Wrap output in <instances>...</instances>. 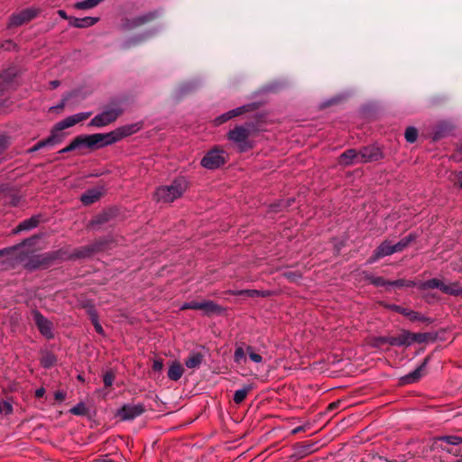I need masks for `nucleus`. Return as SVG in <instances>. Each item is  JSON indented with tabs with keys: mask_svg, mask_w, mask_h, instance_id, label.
Masks as SVG:
<instances>
[{
	"mask_svg": "<svg viewBox=\"0 0 462 462\" xmlns=\"http://www.w3.org/2000/svg\"><path fill=\"white\" fill-rule=\"evenodd\" d=\"M137 131L134 125H125L106 134H93L88 135H80L83 147L89 149H98L111 145L124 137L129 136Z\"/></svg>",
	"mask_w": 462,
	"mask_h": 462,
	"instance_id": "1",
	"label": "nucleus"
},
{
	"mask_svg": "<svg viewBox=\"0 0 462 462\" xmlns=\"http://www.w3.org/2000/svg\"><path fill=\"white\" fill-rule=\"evenodd\" d=\"M188 189L185 178H177L170 185L161 186L154 192V199L159 203H171L180 198Z\"/></svg>",
	"mask_w": 462,
	"mask_h": 462,
	"instance_id": "2",
	"label": "nucleus"
},
{
	"mask_svg": "<svg viewBox=\"0 0 462 462\" xmlns=\"http://www.w3.org/2000/svg\"><path fill=\"white\" fill-rule=\"evenodd\" d=\"M91 112H81L58 122L51 129L50 136L45 139L48 146H53L61 143L64 138V134L61 133L62 130L72 127L78 123L87 120L91 116Z\"/></svg>",
	"mask_w": 462,
	"mask_h": 462,
	"instance_id": "3",
	"label": "nucleus"
},
{
	"mask_svg": "<svg viewBox=\"0 0 462 462\" xmlns=\"http://www.w3.org/2000/svg\"><path fill=\"white\" fill-rule=\"evenodd\" d=\"M250 130L243 125H237L227 134L229 141L236 144L239 152H245L254 147V143L249 140Z\"/></svg>",
	"mask_w": 462,
	"mask_h": 462,
	"instance_id": "4",
	"label": "nucleus"
},
{
	"mask_svg": "<svg viewBox=\"0 0 462 462\" xmlns=\"http://www.w3.org/2000/svg\"><path fill=\"white\" fill-rule=\"evenodd\" d=\"M226 162V152L218 147L208 151L201 160V166L208 170H216Z\"/></svg>",
	"mask_w": 462,
	"mask_h": 462,
	"instance_id": "5",
	"label": "nucleus"
},
{
	"mask_svg": "<svg viewBox=\"0 0 462 462\" xmlns=\"http://www.w3.org/2000/svg\"><path fill=\"white\" fill-rule=\"evenodd\" d=\"M123 113L120 107H110L102 113L95 116L89 122L88 126L104 127L115 122L116 118Z\"/></svg>",
	"mask_w": 462,
	"mask_h": 462,
	"instance_id": "6",
	"label": "nucleus"
},
{
	"mask_svg": "<svg viewBox=\"0 0 462 462\" xmlns=\"http://www.w3.org/2000/svg\"><path fill=\"white\" fill-rule=\"evenodd\" d=\"M145 411V408L142 403H127L124 404L116 413L121 420H132Z\"/></svg>",
	"mask_w": 462,
	"mask_h": 462,
	"instance_id": "7",
	"label": "nucleus"
},
{
	"mask_svg": "<svg viewBox=\"0 0 462 462\" xmlns=\"http://www.w3.org/2000/svg\"><path fill=\"white\" fill-rule=\"evenodd\" d=\"M32 314L41 334L47 338H52V323L37 310H33Z\"/></svg>",
	"mask_w": 462,
	"mask_h": 462,
	"instance_id": "8",
	"label": "nucleus"
},
{
	"mask_svg": "<svg viewBox=\"0 0 462 462\" xmlns=\"http://www.w3.org/2000/svg\"><path fill=\"white\" fill-rule=\"evenodd\" d=\"M51 260L52 258L47 254H33L27 259L24 267L29 271L46 268L49 266Z\"/></svg>",
	"mask_w": 462,
	"mask_h": 462,
	"instance_id": "9",
	"label": "nucleus"
},
{
	"mask_svg": "<svg viewBox=\"0 0 462 462\" xmlns=\"http://www.w3.org/2000/svg\"><path fill=\"white\" fill-rule=\"evenodd\" d=\"M38 11L34 8H26L17 14H14L9 22L10 26H20L36 17Z\"/></svg>",
	"mask_w": 462,
	"mask_h": 462,
	"instance_id": "10",
	"label": "nucleus"
},
{
	"mask_svg": "<svg viewBox=\"0 0 462 462\" xmlns=\"http://www.w3.org/2000/svg\"><path fill=\"white\" fill-rule=\"evenodd\" d=\"M382 158V152L379 148L374 145L363 147L359 151L360 163L375 162Z\"/></svg>",
	"mask_w": 462,
	"mask_h": 462,
	"instance_id": "11",
	"label": "nucleus"
},
{
	"mask_svg": "<svg viewBox=\"0 0 462 462\" xmlns=\"http://www.w3.org/2000/svg\"><path fill=\"white\" fill-rule=\"evenodd\" d=\"M393 254H394L393 245L389 241H384L375 249L374 254L368 260V263H374L378 259Z\"/></svg>",
	"mask_w": 462,
	"mask_h": 462,
	"instance_id": "12",
	"label": "nucleus"
},
{
	"mask_svg": "<svg viewBox=\"0 0 462 462\" xmlns=\"http://www.w3.org/2000/svg\"><path fill=\"white\" fill-rule=\"evenodd\" d=\"M359 160V151L348 149L340 155L339 162L340 164L347 166L360 163Z\"/></svg>",
	"mask_w": 462,
	"mask_h": 462,
	"instance_id": "13",
	"label": "nucleus"
},
{
	"mask_svg": "<svg viewBox=\"0 0 462 462\" xmlns=\"http://www.w3.org/2000/svg\"><path fill=\"white\" fill-rule=\"evenodd\" d=\"M427 363H428V358H426L423 361V363L420 366H418L414 371H412L411 373L403 376L402 379V382L404 383H413L419 381L423 375V372L425 370Z\"/></svg>",
	"mask_w": 462,
	"mask_h": 462,
	"instance_id": "14",
	"label": "nucleus"
},
{
	"mask_svg": "<svg viewBox=\"0 0 462 462\" xmlns=\"http://www.w3.org/2000/svg\"><path fill=\"white\" fill-rule=\"evenodd\" d=\"M40 223V217L38 216H32V217L22 221L14 229V234H18L22 231H28L35 228Z\"/></svg>",
	"mask_w": 462,
	"mask_h": 462,
	"instance_id": "15",
	"label": "nucleus"
},
{
	"mask_svg": "<svg viewBox=\"0 0 462 462\" xmlns=\"http://www.w3.org/2000/svg\"><path fill=\"white\" fill-rule=\"evenodd\" d=\"M98 21V18L86 16L84 18L70 17L69 25L76 28H87L94 25Z\"/></svg>",
	"mask_w": 462,
	"mask_h": 462,
	"instance_id": "16",
	"label": "nucleus"
},
{
	"mask_svg": "<svg viewBox=\"0 0 462 462\" xmlns=\"http://www.w3.org/2000/svg\"><path fill=\"white\" fill-rule=\"evenodd\" d=\"M102 196L101 189H91L81 195L80 200L84 205H90L97 201Z\"/></svg>",
	"mask_w": 462,
	"mask_h": 462,
	"instance_id": "17",
	"label": "nucleus"
},
{
	"mask_svg": "<svg viewBox=\"0 0 462 462\" xmlns=\"http://www.w3.org/2000/svg\"><path fill=\"white\" fill-rule=\"evenodd\" d=\"M101 249L99 244L89 245L74 251L72 256L75 258H85L92 255L95 252Z\"/></svg>",
	"mask_w": 462,
	"mask_h": 462,
	"instance_id": "18",
	"label": "nucleus"
},
{
	"mask_svg": "<svg viewBox=\"0 0 462 462\" xmlns=\"http://www.w3.org/2000/svg\"><path fill=\"white\" fill-rule=\"evenodd\" d=\"M204 356L199 352L191 353L185 360V365L189 369L199 368L202 364Z\"/></svg>",
	"mask_w": 462,
	"mask_h": 462,
	"instance_id": "19",
	"label": "nucleus"
},
{
	"mask_svg": "<svg viewBox=\"0 0 462 462\" xmlns=\"http://www.w3.org/2000/svg\"><path fill=\"white\" fill-rule=\"evenodd\" d=\"M184 369L182 365L179 362L175 361L172 362L171 366L169 367L167 375L169 379L172 381H178L179 379L181 378Z\"/></svg>",
	"mask_w": 462,
	"mask_h": 462,
	"instance_id": "20",
	"label": "nucleus"
},
{
	"mask_svg": "<svg viewBox=\"0 0 462 462\" xmlns=\"http://www.w3.org/2000/svg\"><path fill=\"white\" fill-rule=\"evenodd\" d=\"M444 282L441 280L433 278L425 282H420L417 283V287L420 290H428V289H439L443 292Z\"/></svg>",
	"mask_w": 462,
	"mask_h": 462,
	"instance_id": "21",
	"label": "nucleus"
},
{
	"mask_svg": "<svg viewBox=\"0 0 462 462\" xmlns=\"http://www.w3.org/2000/svg\"><path fill=\"white\" fill-rule=\"evenodd\" d=\"M233 295H245L247 297L254 298V297H268L271 295V291H259V290H241L236 291L232 292Z\"/></svg>",
	"mask_w": 462,
	"mask_h": 462,
	"instance_id": "22",
	"label": "nucleus"
},
{
	"mask_svg": "<svg viewBox=\"0 0 462 462\" xmlns=\"http://www.w3.org/2000/svg\"><path fill=\"white\" fill-rule=\"evenodd\" d=\"M443 293L451 296H462V286L458 282H450L448 284H444L443 286Z\"/></svg>",
	"mask_w": 462,
	"mask_h": 462,
	"instance_id": "23",
	"label": "nucleus"
},
{
	"mask_svg": "<svg viewBox=\"0 0 462 462\" xmlns=\"http://www.w3.org/2000/svg\"><path fill=\"white\" fill-rule=\"evenodd\" d=\"M221 310V307L212 300L200 301V310H203L205 314L219 313Z\"/></svg>",
	"mask_w": 462,
	"mask_h": 462,
	"instance_id": "24",
	"label": "nucleus"
},
{
	"mask_svg": "<svg viewBox=\"0 0 462 462\" xmlns=\"http://www.w3.org/2000/svg\"><path fill=\"white\" fill-rule=\"evenodd\" d=\"M253 390L251 384L244 386L242 389L236 390L234 393L233 400L236 404H240L245 401L247 394Z\"/></svg>",
	"mask_w": 462,
	"mask_h": 462,
	"instance_id": "25",
	"label": "nucleus"
},
{
	"mask_svg": "<svg viewBox=\"0 0 462 462\" xmlns=\"http://www.w3.org/2000/svg\"><path fill=\"white\" fill-rule=\"evenodd\" d=\"M157 16H158V13L157 12H150L148 14H145L143 15H141V16H138V17L134 18L133 20V22H132V25L133 26H139V25L144 24V23L153 20Z\"/></svg>",
	"mask_w": 462,
	"mask_h": 462,
	"instance_id": "26",
	"label": "nucleus"
},
{
	"mask_svg": "<svg viewBox=\"0 0 462 462\" xmlns=\"http://www.w3.org/2000/svg\"><path fill=\"white\" fill-rule=\"evenodd\" d=\"M20 247V245H14L6 248L0 249V257H5L6 262L11 263L13 262L14 258V254L17 251V249Z\"/></svg>",
	"mask_w": 462,
	"mask_h": 462,
	"instance_id": "27",
	"label": "nucleus"
},
{
	"mask_svg": "<svg viewBox=\"0 0 462 462\" xmlns=\"http://www.w3.org/2000/svg\"><path fill=\"white\" fill-rule=\"evenodd\" d=\"M102 2H103V0H83L80 2H77L74 5V6H75V8L79 9V10H87V9H91V8L97 6Z\"/></svg>",
	"mask_w": 462,
	"mask_h": 462,
	"instance_id": "28",
	"label": "nucleus"
},
{
	"mask_svg": "<svg viewBox=\"0 0 462 462\" xmlns=\"http://www.w3.org/2000/svg\"><path fill=\"white\" fill-rule=\"evenodd\" d=\"M414 239L412 235H409L408 236L402 238L398 243L393 245V248L394 253L402 251Z\"/></svg>",
	"mask_w": 462,
	"mask_h": 462,
	"instance_id": "29",
	"label": "nucleus"
},
{
	"mask_svg": "<svg viewBox=\"0 0 462 462\" xmlns=\"http://www.w3.org/2000/svg\"><path fill=\"white\" fill-rule=\"evenodd\" d=\"M366 279L371 284H373L376 287H383V286H387L390 284V281H386L385 279H383L381 276H375V275L370 274V275L366 276Z\"/></svg>",
	"mask_w": 462,
	"mask_h": 462,
	"instance_id": "30",
	"label": "nucleus"
},
{
	"mask_svg": "<svg viewBox=\"0 0 462 462\" xmlns=\"http://www.w3.org/2000/svg\"><path fill=\"white\" fill-rule=\"evenodd\" d=\"M82 143L81 142V137L80 135L77 136L76 138H74L72 140V142L68 145L66 146L65 148L61 149L59 153H65V152H71V151H74L76 150L77 148H80V147H83L82 146Z\"/></svg>",
	"mask_w": 462,
	"mask_h": 462,
	"instance_id": "31",
	"label": "nucleus"
},
{
	"mask_svg": "<svg viewBox=\"0 0 462 462\" xmlns=\"http://www.w3.org/2000/svg\"><path fill=\"white\" fill-rule=\"evenodd\" d=\"M390 286H394V287H414V286H417V282H413V281H410V280H405V279H398V280H395V281H390Z\"/></svg>",
	"mask_w": 462,
	"mask_h": 462,
	"instance_id": "32",
	"label": "nucleus"
},
{
	"mask_svg": "<svg viewBox=\"0 0 462 462\" xmlns=\"http://www.w3.org/2000/svg\"><path fill=\"white\" fill-rule=\"evenodd\" d=\"M410 338H411L410 332L402 331L399 336L396 337V340H397V342H399L398 346H411Z\"/></svg>",
	"mask_w": 462,
	"mask_h": 462,
	"instance_id": "33",
	"label": "nucleus"
},
{
	"mask_svg": "<svg viewBox=\"0 0 462 462\" xmlns=\"http://www.w3.org/2000/svg\"><path fill=\"white\" fill-rule=\"evenodd\" d=\"M389 309H391V310H394V311H396L398 313L403 314L404 316L410 317L411 319H414L416 318L415 317V315H416L415 312L411 311V310H409L407 309H404V308H402L401 306L393 304V305H390Z\"/></svg>",
	"mask_w": 462,
	"mask_h": 462,
	"instance_id": "34",
	"label": "nucleus"
},
{
	"mask_svg": "<svg viewBox=\"0 0 462 462\" xmlns=\"http://www.w3.org/2000/svg\"><path fill=\"white\" fill-rule=\"evenodd\" d=\"M405 139L408 143H414L416 140H417V137H418V131L415 127L413 126H409L406 130H405Z\"/></svg>",
	"mask_w": 462,
	"mask_h": 462,
	"instance_id": "35",
	"label": "nucleus"
},
{
	"mask_svg": "<svg viewBox=\"0 0 462 462\" xmlns=\"http://www.w3.org/2000/svg\"><path fill=\"white\" fill-rule=\"evenodd\" d=\"M111 217V213L110 212H104L98 216H97L92 221H91V226H97V225H101L105 222H107Z\"/></svg>",
	"mask_w": 462,
	"mask_h": 462,
	"instance_id": "36",
	"label": "nucleus"
},
{
	"mask_svg": "<svg viewBox=\"0 0 462 462\" xmlns=\"http://www.w3.org/2000/svg\"><path fill=\"white\" fill-rule=\"evenodd\" d=\"M55 362H56V358L51 354H46L41 359V364L45 368H49V367L52 366L55 364Z\"/></svg>",
	"mask_w": 462,
	"mask_h": 462,
	"instance_id": "37",
	"label": "nucleus"
},
{
	"mask_svg": "<svg viewBox=\"0 0 462 462\" xmlns=\"http://www.w3.org/2000/svg\"><path fill=\"white\" fill-rule=\"evenodd\" d=\"M245 352L242 346H237L234 353V361L240 364L242 360L245 359Z\"/></svg>",
	"mask_w": 462,
	"mask_h": 462,
	"instance_id": "38",
	"label": "nucleus"
},
{
	"mask_svg": "<svg viewBox=\"0 0 462 462\" xmlns=\"http://www.w3.org/2000/svg\"><path fill=\"white\" fill-rule=\"evenodd\" d=\"M246 353L248 354L250 359L254 363H261L263 361V357L261 355L254 352V348L251 346H246Z\"/></svg>",
	"mask_w": 462,
	"mask_h": 462,
	"instance_id": "39",
	"label": "nucleus"
},
{
	"mask_svg": "<svg viewBox=\"0 0 462 462\" xmlns=\"http://www.w3.org/2000/svg\"><path fill=\"white\" fill-rule=\"evenodd\" d=\"M69 411L75 415H85L87 408L84 403H78L76 406L72 407Z\"/></svg>",
	"mask_w": 462,
	"mask_h": 462,
	"instance_id": "40",
	"label": "nucleus"
},
{
	"mask_svg": "<svg viewBox=\"0 0 462 462\" xmlns=\"http://www.w3.org/2000/svg\"><path fill=\"white\" fill-rule=\"evenodd\" d=\"M250 107H251V106H239V107L230 110L229 114L231 115V116L233 118V117L241 116L245 112L249 111Z\"/></svg>",
	"mask_w": 462,
	"mask_h": 462,
	"instance_id": "41",
	"label": "nucleus"
},
{
	"mask_svg": "<svg viewBox=\"0 0 462 462\" xmlns=\"http://www.w3.org/2000/svg\"><path fill=\"white\" fill-rule=\"evenodd\" d=\"M114 381H115V374L112 372L109 371L104 374L103 382L106 387L111 386L113 384Z\"/></svg>",
	"mask_w": 462,
	"mask_h": 462,
	"instance_id": "42",
	"label": "nucleus"
},
{
	"mask_svg": "<svg viewBox=\"0 0 462 462\" xmlns=\"http://www.w3.org/2000/svg\"><path fill=\"white\" fill-rule=\"evenodd\" d=\"M10 144V139L5 134H0V154L7 149Z\"/></svg>",
	"mask_w": 462,
	"mask_h": 462,
	"instance_id": "43",
	"label": "nucleus"
},
{
	"mask_svg": "<svg viewBox=\"0 0 462 462\" xmlns=\"http://www.w3.org/2000/svg\"><path fill=\"white\" fill-rule=\"evenodd\" d=\"M180 310H200V301H190L184 303Z\"/></svg>",
	"mask_w": 462,
	"mask_h": 462,
	"instance_id": "44",
	"label": "nucleus"
},
{
	"mask_svg": "<svg viewBox=\"0 0 462 462\" xmlns=\"http://www.w3.org/2000/svg\"><path fill=\"white\" fill-rule=\"evenodd\" d=\"M0 49H4L5 51H13L16 49V44L11 40H6L0 43Z\"/></svg>",
	"mask_w": 462,
	"mask_h": 462,
	"instance_id": "45",
	"label": "nucleus"
},
{
	"mask_svg": "<svg viewBox=\"0 0 462 462\" xmlns=\"http://www.w3.org/2000/svg\"><path fill=\"white\" fill-rule=\"evenodd\" d=\"M48 146L45 139L44 140H42L40 142H38L35 145H33L32 147H31L30 149L27 150V152L28 153H32V152H35L37 151H39L40 149L43 148V147H46Z\"/></svg>",
	"mask_w": 462,
	"mask_h": 462,
	"instance_id": "46",
	"label": "nucleus"
},
{
	"mask_svg": "<svg viewBox=\"0 0 462 462\" xmlns=\"http://www.w3.org/2000/svg\"><path fill=\"white\" fill-rule=\"evenodd\" d=\"M232 116L231 115L229 114V111L221 115L220 116L217 117L215 122H216V125H221L226 121H228L229 119H231Z\"/></svg>",
	"mask_w": 462,
	"mask_h": 462,
	"instance_id": "47",
	"label": "nucleus"
},
{
	"mask_svg": "<svg viewBox=\"0 0 462 462\" xmlns=\"http://www.w3.org/2000/svg\"><path fill=\"white\" fill-rule=\"evenodd\" d=\"M410 336H411V338H410V341H411V345L414 342H421L423 340V336L420 333L416 334V333H411L410 332Z\"/></svg>",
	"mask_w": 462,
	"mask_h": 462,
	"instance_id": "48",
	"label": "nucleus"
},
{
	"mask_svg": "<svg viewBox=\"0 0 462 462\" xmlns=\"http://www.w3.org/2000/svg\"><path fill=\"white\" fill-rule=\"evenodd\" d=\"M2 410H3V412H5V414H10L13 412V406L8 402H2Z\"/></svg>",
	"mask_w": 462,
	"mask_h": 462,
	"instance_id": "49",
	"label": "nucleus"
},
{
	"mask_svg": "<svg viewBox=\"0 0 462 462\" xmlns=\"http://www.w3.org/2000/svg\"><path fill=\"white\" fill-rule=\"evenodd\" d=\"M163 368V362L162 360H154L152 363V369L154 371H162Z\"/></svg>",
	"mask_w": 462,
	"mask_h": 462,
	"instance_id": "50",
	"label": "nucleus"
},
{
	"mask_svg": "<svg viewBox=\"0 0 462 462\" xmlns=\"http://www.w3.org/2000/svg\"><path fill=\"white\" fill-rule=\"evenodd\" d=\"M284 275L290 280V281H292V282H296L300 277V274H297L295 273H292V272H288V273H285Z\"/></svg>",
	"mask_w": 462,
	"mask_h": 462,
	"instance_id": "51",
	"label": "nucleus"
},
{
	"mask_svg": "<svg viewBox=\"0 0 462 462\" xmlns=\"http://www.w3.org/2000/svg\"><path fill=\"white\" fill-rule=\"evenodd\" d=\"M54 397H55V400L59 401V402H62L66 398V393L63 391H58L55 393Z\"/></svg>",
	"mask_w": 462,
	"mask_h": 462,
	"instance_id": "52",
	"label": "nucleus"
},
{
	"mask_svg": "<svg viewBox=\"0 0 462 462\" xmlns=\"http://www.w3.org/2000/svg\"><path fill=\"white\" fill-rule=\"evenodd\" d=\"M387 337H378L374 339V345L380 346L383 344H387Z\"/></svg>",
	"mask_w": 462,
	"mask_h": 462,
	"instance_id": "53",
	"label": "nucleus"
},
{
	"mask_svg": "<svg viewBox=\"0 0 462 462\" xmlns=\"http://www.w3.org/2000/svg\"><path fill=\"white\" fill-rule=\"evenodd\" d=\"M88 313H89L90 319H91L92 323H94L95 321H98V316L95 310L91 309L88 311Z\"/></svg>",
	"mask_w": 462,
	"mask_h": 462,
	"instance_id": "54",
	"label": "nucleus"
},
{
	"mask_svg": "<svg viewBox=\"0 0 462 462\" xmlns=\"http://www.w3.org/2000/svg\"><path fill=\"white\" fill-rule=\"evenodd\" d=\"M93 325H94V328H95L97 333H98L100 335H102L104 333V329H103L102 326L100 325L99 321H95L93 323Z\"/></svg>",
	"mask_w": 462,
	"mask_h": 462,
	"instance_id": "55",
	"label": "nucleus"
},
{
	"mask_svg": "<svg viewBox=\"0 0 462 462\" xmlns=\"http://www.w3.org/2000/svg\"><path fill=\"white\" fill-rule=\"evenodd\" d=\"M386 341H387V344H389V345H391V346H398L399 342H397V340H396V337H393V336H391V337H387Z\"/></svg>",
	"mask_w": 462,
	"mask_h": 462,
	"instance_id": "56",
	"label": "nucleus"
},
{
	"mask_svg": "<svg viewBox=\"0 0 462 462\" xmlns=\"http://www.w3.org/2000/svg\"><path fill=\"white\" fill-rule=\"evenodd\" d=\"M58 14H59L61 18H63V19H65V20H68L69 22V18L71 17V16H68L67 13H66L64 10H59V11H58Z\"/></svg>",
	"mask_w": 462,
	"mask_h": 462,
	"instance_id": "57",
	"label": "nucleus"
},
{
	"mask_svg": "<svg viewBox=\"0 0 462 462\" xmlns=\"http://www.w3.org/2000/svg\"><path fill=\"white\" fill-rule=\"evenodd\" d=\"M45 393L44 388H39L35 391V396L37 398H42Z\"/></svg>",
	"mask_w": 462,
	"mask_h": 462,
	"instance_id": "58",
	"label": "nucleus"
},
{
	"mask_svg": "<svg viewBox=\"0 0 462 462\" xmlns=\"http://www.w3.org/2000/svg\"><path fill=\"white\" fill-rule=\"evenodd\" d=\"M339 404H340V402H339V401H337V402H332V403H330V404L328 405V410H329V411H333V410L337 409V408L339 406Z\"/></svg>",
	"mask_w": 462,
	"mask_h": 462,
	"instance_id": "59",
	"label": "nucleus"
},
{
	"mask_svg": "<svg viewBox=\"0 0 462 462\" xmlns=\"http://www.w3.org/2000/svg\"><path fill=\"white\" fill-rule=\"evenodd\" d=\"M302 430H303V427L299 426V427H297V428H295V429H293V430H292V433H293V434H296V433H299V432H300V431H302Z\"/></svg>",
	"mask_w": 462,
	"mask_h": 462,
	"instance_id": "60",
	"label": "nucleus"
},
{
	"mask_svg": "<svg viewBox=\"0 0 462 462\" xmlns=\"http://www.w3.org/2000/svg\"><path fill=\"white\" fill-rule=\"evenodd\" d=\"M457 182L459 187L462 189V172L457 175Z\"/></svg>",
	"mask_w": 462,
	"mask_h": 462,
	"instance_id": "61",
	"label": "nucleus"
},
{
	"mask_svg": "<svg viewBox=\"0 0 462 462\" xmlns=\"http://www.w3.org/2000/svg\"><path fill=\"white\" fill-rule=\"evenodd\" d=\"M65 106V100H62L57 106H55L54 108H57V109H62L64 108Z\"/></svg>",
	"mask_w": 462,
	"mask_h": 462,
	"instance_id": "62",
	"label": "nucleus"
},
{
	"mask_svg": "<svg viewBox=\"0 0 462 462\" xmlns=\"http://www.w3.org/2000/svg\"><path fill=\"white\" fill-rule=\"evenodd\" d=\"M51 85L53 88H57L60 85V82L57 80L51 81Z\"/></svg>",
	"mask_w": 462,
	"mask_h": 462,
	"instance_id": "63",
	"label": "nucleus"
},
{
	"mask_svg": "<svg viewBox=\"0 0 462 462\" xmlns=\"http://www.w3.org/2000/svg\"><path fill=\"white\" fill-rule=\"evenodd\" d=\"M310 452H311V446L310 445L305 447V453H310Z\"/></svg>",
	"mask_w": 462,
	"mask_h": 462,
	"instance_id": "64",
	"label": "nucleus"
}]
</instances>
